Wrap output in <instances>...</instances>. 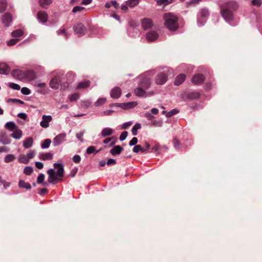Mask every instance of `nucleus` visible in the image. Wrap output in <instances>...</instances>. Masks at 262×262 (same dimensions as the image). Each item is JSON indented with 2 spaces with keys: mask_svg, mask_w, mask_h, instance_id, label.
<instances>
[{
  "mask_svg": "<svg viewBox=\"0 0 262 262\" xmlns=\"http://www.w3.org/2000/svg\"><path fill=\"white\" fill-rule=\"evenodd\" d=\"M238 7V5L236 2H227L221 6V14L226 21H230L233 19V12L236 11Z\"/></svg>",
  "mask_w": 262,
  "mask_h": 262,
  "instance_id": "1",
  "label": "nucleus"
},
{
  "mask_svg": "<svg viewBox=\"0 0 262 262\" xmlns=\"http://www.w3.org/2000/svg\"><path fill=\"white\" fill-rule=\"evenodd\" d=\"M53 166L55 168L58 169L56 172H55L54 169H50L47 171V173L49 174L48 182L54 184L55 182L63 180L61 178L64 176V168L63 164L60 163H54Z\"/></svg>",
  "mask_w": 262,
  "mask_h": 262,
  "instance_id": "2",
  "label": "nucleus"
},
{
  "mask_svg": "<svg viewBox=\"0 0 262 262\" xmlns=\"http://www.w3.org/2000/svg\"><path fill=\"white\" fill-rule=\"evenodd\" d=\"M165 27L171 31H176L178 28V17L171 13H166L164 15Z\"/></svg>",
  "mask_w": 262,
  "mask_h": 262,
  "instance_id": "3",
  "label": "nucleus"
},
{
  "mask_svg": "<svg viewBox=\"0 0 262 262\" xmlns=\"http://www.w3.org/2000/svg\"><path fill=\"white\" fill-rule=\"evenodd\" d=\"M73 29L75 33L78 36H82L85 34L86 28L81 23H77L73 26Z\"/></svg>",
  "mask_w": 262,
  "mask_h": 262,
  "instance_id": "4",
  "label": "nucleus"
},
{
  "mask_svg": "<svg viewBox=\"0 0 262 262\" xmlns=\"http://www.w3.org/2000/svg\"><path fill=\"white\" fill-rule=\"evenodd\" d=\"M167 80V76L164 72H161L158 74L155 78V82L158 85L164 84Z\"/></svg>",
  "mask_w": 262,
  "mask_h": 262,
  "instance_id": "5",
  "label": "nucleus"
},
{
  "mask_svg": "<svg viewBox=\"0 0 262 262\" xmlns=\"http://www.w3.org/2000/svg\"><path fill=\"white\" fill-rule=\"evenodd\" d=\"M61 79L60 76H55L50 80L49 83L50 86L53 89H57L59 87V84L61 82Z\"/></svg>",
  "mask_w": 262,
  "mask_h": 262,
  "instance_id": "6",
  "label": "nucleus"
},
{
  "mask_svg": "<svg viewBox=\"0 0 262 262\" xmlns=\"http://www.w3.org/2000/svg\"><path fill=\"white\" fill-rule=\"evenodd\" d=\"M66 136V133H61L56 136L53 139L54 146H57L61 144L64 141Z\"/></svg>",
  "mask_w": 262,
  "mask_h": 262,
  "instance_id": "7",
  "label": "nucleus"
},
{
  "mask_svg": "<svg viewBox=\"0 0 262 262\" xmlns=\"http://www.w3.org/2000/svg\"><path fill=\"white\" fill-rule=\"evenodd\" d=\"M200 94L198 92H191L184 94L183 98L184 99L193 100L200 98Z\"/></svg>",
  "mask_w": 262,
  "mask_h": 262,
  "instance_id": "8",
  "label": "nucleus"
},
{
  "mask_svg": "<svg viewBox=\"0 0 262 262\" xmlns=\"http://www.w3.org/2000/svg\"><path fill=\"white\" fill-rule=\"evenodd\" d=\"M42 120L40 122V125L43 128H47L49 126V123L52 120L51 116L43 115L42 116Z\"/></svg>",
  "mask_w": 262,
  "mask_h": 262,
  "instance_id": "9",
  "label": "nucleus"
},
{
  "mask_svg": "<svg viewBox=\"0 0 262 262\" xmlns=\"http://www.w3.org/2000/svg\"><path fill=\"white\" fill-rule=\"evenodd\" d=\"M158 36L159 35L156 31L151 30L147 33L146 35V38L148 41L151 42L156 40Z\"/></svg>",
  "mask_w": 262,
  "mask_h": 262,
  "instance_id": "10",
  "label": "nucleus"
},
{
  "mask_svg": "<svg viewBox=\"0 0 262 262\" xmlns=\"http://www.w3.org/2000/svg\"><path fill=\"white\" fill-rule=\"evenodd\" d=\"M11 75L14 78L21 80L25 78V72L20 70H13L11 72Z\"/></svg>",
  "mask_w": 262,
  "mask_h": 262,
  "instance_id": "11",
  "label": "nucleus"
},
{
  "mask_svg": "<svg viewBox=\"0 0 262 262\" xmlns=\"http://www.w3.org/2000/svg\"><path fill=\"white\" fill-rule=\"evenodd\" d=\"M205 76L201 74H196L192 78V82L194 84H200L204 82Z\"/></svg>",
  "mask_w": 262,
  "mask_h": 262,
  "instance_id": "12",
  "label": "nucleus"
},
{
  "mask_svg": "<svg viewBox=\"0 0 262 262\" xmlns=\"http://www.w3.org/2000/svg\"><path fill=\"white\" fill-rule=\"evenodd\" d=\"M151 85V81L149 78H144L142 79L140 82L139 84V86H140L141 88L144 89L145 91L149 89Z\"/></svg>",
  "mask_w": 262,
  "mask_h": 262,
  "instance_id": "13",
  "label": "nucleus"
},
{
  "mask_svg": "<svg viewBox=\"0 0 262 262\" xmlns=\"http://www.w3.org/2000/svg\"><path fill=\"white\" fill-rule=\"evenodd\" d=\"M141 25L144 30H147L152 27L153 23L151 19L144 18L142 20Z\"/></svg>",
  "mask_w": 262,
  "mask_h": 262,
  "instance_id": "14",
  "label": "nucleus"
},
{
  "mask_svg": "<svg viewBox=\"0 0 262 262\" xmlns=\"http://www.w3.org/2000/svg\"><path fill=\"white\" fill-rule=\"evenodd\" d=\"M10 71V68L5 62H0V74L7 75Z\"/></svg>",
  "mask_w": 262,
  "mask_h": 262,
  "instance_id": "15",
  "label": "nucleus"
},
{
  "mask_svg": "<svg viewBox=\"0 0 262 262\" xmlns=\"http://www.w3.org/2000/svg\"><path fill=\"white\" fill-rule=\"evenodd\" d=\"M121 94V90L119 87H115L111 92V96L114 99L118 98Z\"/></svg>",
  "mask_w": 262,
  "mask_h": 262,
  "instance_id": "16",
  "label": "nucleus"
},
{
  "mask_svg": "<svg viewBox=\"0 0 262 262\" xmlns=\"http://www.w3.org/2000/svg\"><path fill=\"white\" fill-rule=\"evenodd\" d=\"M12 15L10 13H6L3 16V23L5 24L6 26H9L12 21Z\"/></svg>",
  "mask_w": 262,
  "mask_h": 262,
  "instance_id": "17",
  "label": "nucleus"
},
{
  "mask_svg": "<svg viewBox=\"0 0 262 262\" xmlns=\"http://www.w3.org/2000/svg\"><path fill=\"white\" fill-rule=\"evenodd\" d=\"M48 14L45 11H39L37 13V18L41 23H45L47 21Z\"/></svg>",
  "mask_w": 262,
  "mask_h": 262,
  "instance_id": "18",
  "label": "nucleus"
},
{
  "mask_svg": "<svg viewBox=\"0 0 262 262\" xmlns=\"http://www.w3.org/2000/svg\"><path fill=\"white\" fill-rule=\"evenodd\" d=\"M134 92L135 95L138 97H147V95H146L147 94L145 91L141 88L140 86L136 88L134 90Z\"/></svg>",
  "mask_w": 262,
  "mask_h": 262,
  "instance_id": "19",
  "label": "nucleus"
},
{
  "mask_svg": "<svg viewBox=\"0 0 262 262\" xmlns=\"http://www.w3.org/2000/svg\"><path fill=\"white\" fill-rule=\"evenodd\" d=\"M123 149V148L120 145H116L114 146L113 148L111 149L110 153L113 156H116L120 154Z\"/></svg>",
  "mask_w": 262,
  "mask_h": 262,
  "instance_id": "20",
  "label": "nucleus"
},
{
  "mask_svg": "<svg viewBox=\"0 0 262 262\" xmlns=\"http://www.w3.org/2000/svg\"><path fill=\"white\" fill-rule=\"evenodd\" d=\"M35 73L33 71L29 70L25 72V78H27L28 80L31 81L35 79Z\"/></svg>",
  "mask_w": 262,
  "mask_h": 262,
  "instance_id": "21",
  "label": "nucleus"
},
{
  "mask_svg": "<svg viewBox=\"0 0 262 262\" xmlns=\"http://www.w3.org/2000/svg\"><path fill=\"white\" fill-rule=\"evenodd\" d=\"M185 79V75L183 74H180L176 78L174 83L176 85H179L184 82Z\"/></svg>",
  "mask_w": 262,
  "mask_h": 262,
  "instance_id": "22",
  "label": "nucleus"
},
{
  "mask_svg": "<svg viewBox=\"0 0 262 262\" xmlns=\"http://www.w3.org/2000/svg\"><path fill=\"white\" fill-rule=\"evenodd\" d=\"M0 142L4 144H9L11 143V139L5 134L0 135Z\"/></svg>",
  "mask_w": 262,
  "mask_h": 262,
  "instance_id": "23",
  "label": "nucleus"
},
{
  "mask_svg": "<svg viewBox=\"0 0 262 262\" xmlns=\"http://www.w3.org/2000/svg\"><path fill=\"white\" fill-rule=\"evenodd\" d=\"M33 143V139L32 137H29L24 141L23 146L26 148H30Z\"/></svg>",
  "mask_w": 262,
  "mask_h": 262,
  "instance_id": "24",
  "label": "nucleus"
},
{
  "mask_svg": "<svg viewBox=\"0 0 262 262\" xmlns=\"http://www.w3.org/2000/svg\"><path fill=\"white\" fill-rule=\"evenodd\" d=\"M18 186L20 188H24L26 189H30L31 186L29 183H26L23 180H20L18 182Z\"/></svg>",
  "mask_w": 262,
  "mask_h": 262,
  "instance_id": "25",
  "label": "nucleus"
},
{
  "mask_svg": "<svg viewBox=\"0 0 262 262\" xmlns=\"http://www.w3.org/2000/svg\"><path fill=\"white\" fill-rule=\"evenodd\" d=\"M91 82L89 80H84L78 83L77 86V89H84L89 87Z\"/></svg>",
  "mask_w": 262,
  "mask_h": 262,
  "instance_id": "26",
  "label": "nucleus"
},
{
  "mask_svg": "<svg viewBox=\"0 0 262 262\" xmlns=\"http://www.w3.org/2000/svg\"><path fill=\"white\" fill-rule=\"evenodd\" d=\"M120 105H121L122 107L124 109H129L135 107L137 105V103L136 102H130L120 104Z\"/></svg>",
  "mask_w": 262,
  "mask_h": 262,
  "instance_id": "27",
  "label": "nucleus"
},
{
  "mask_svg": "<svg viewBox=\"0 0 262 262\" xmlns=\"http://www.w3.org/2000/svg\"><path fill=\"white\" fill-rule=\"evenodd\" d=\"M113 133V130L109 127H106L102 129L101 132V135L103 137L110 136Z\"/></svg>",
  "mask_w": 262,
  "mask_h": 262,
  "instance_id": "28",
  "label": "nucleus"
},
{
  "mask_svg": "<svg viewBox=\"0 0 262 262\" xmlns=\"http://www.w3.org/2000/svg\"><path fill=\"white\" fill-rule=\"evenodd\" d=\"M23 133L20 129H16L13 130V133L11 134V137L16 139H19L22 136Z\"/></svg>",
  "mask_w": 262,
  "mask_h": 262,
  "instance_id": "29",
  "label": "nucleus"
},
{
  "mask_svg": "<svg viewBox=\"0 0 262 262\" xmlns=\"http://www.w3.org/2000/svg\"><path fill=\"white\" fill-rule=\"evenodd\" d=\"M39 158L42 160H51L53 159V154L50 152L42 154L39 155Z\"/></svg>",
  "mask_w": 262,
  "mask_h": 262,
  "instance_id": "30",
  "label": "nucleus"
},
{
  "mask_svg": "<svg viewBox=\"0 0 262 262\" xmlns=\"http://www.w3.org/2000/svg\"><path fill=\"white\" fill-rule=\"evenodd\" d=\"M5 127L10 131H13L17 128L16 124L13 122L6 123Z\"/></svg>",
  "mask_w": 262,
  "mask_h": 262,
  "instance_id": "31",
  "label": "nucleus"
},
{
  "mask_svg": "<svg viewBox=\"0 0 262 262\" xmlns=\"http://www.w3.org/2000/svg\"><path fill=\"white\" fill-rule=\"evenodd\" d=\"M209 15V12L208 9L203 8L200 11V16L203 18H206Z\"/></svg>",
  "mask_w": 262,
  "mask_h": 262,
  "instance_id": "32",
  "label": "nucleus"
},
{
  "mask_svg": "<svg viewBox=\"0 0 262 262\" xmlns=\"http://www.w3.org/2000/svg\"><path fill=\"white\" fill-rule=\"evenodd\" d=\"M107 8H110L112 6H113L115 8H118L119 7V4L116 1H111L110 2L106 3L105 5Z\"/></svg>",
  "mask_w": 262,
  "mask_h": 262,
  "instance_id": "33",
  "label": "nucleus"
},
{
  "mask_svg": "<svg viewBox=\"0 0 262 262\" xmlns=\"http://www.w3.org/2000/svg\"><path fill=\"white\" fill-rule=\"evenodd\" d=\"M18 160L19 163L23 164H28L29 162V160L27 159V157L26 156V155H20L19 156Z\"/></svg>",
  "mask_w": 262,
  "mask_h": 262,
  "instance_id": "34",
  "label": "nucleus"
},
{
  "mask_svg": "<svg viewBox=\"0 0 262 262\" xmlns=\"http://www.w3.org/2000/svg\"><path fill=\"white\" fill-rule=\"evenodd\" d=\"M40 5L44 8H46L48 6L50 5L52 3V0H39V1Z\"/></svg>",
  "mask_w": 262,
  "mask_h": 262,
  "instance_id": "35",
  "label": "nucleus"
},
{
  "mask_svg": "<svg viewBox=\"0 0 262 262\" xmlns=\"http://www.w3.org/2000/svg\"><path fill=\"white\" fill-rule=\"evenodd\" d=\"M141 125L140 123H136L132 129V132L134 136L137 135V130L140 129Z\"/></svg>",
  "mask_w": 262,
  "mask_h": 262,
  "instance_id": "36",
  "label": "nucleus"
},
{
  "mask_svg": "<svg viewBox=\"0 0 262 262\" xmlns=\"http://www.w3.org/2000/svg\"><path fill=\"white\" fill-rule=\"evenodd\" d=\"M139 4V0H128L126 2V5L130 8L137 6Z\"/></svg>",
  "mask_w": 262,
  "mask_h": 262,
  "instance_id": "37",
  "label": "nucleus"
},
{
  "mask_svg": "<svg viewBox=\"0 0 262 262\" xmlns=\"http://www.w3.org/2000/svg\"><path fill=\"white\" fill-rule=\"evenodd\" d=\"M133 151L136 153H137L139 151H141V152H145L146 149L142 148L140 145H137L134 147Z\"/></svg>",
  "mask_w": 262,
  "mask_h": 262,
  "instance_id": "38",
  "label": "nucleus"
},
{
  "mask_svg": "<svg viewBox=\"0 0 262 262\" xmlns=\"http://www.w3.org/2000/svg\"><path fill=\"white\" fill-rule=\"evenodd\" d=\"M15 159V157L13 155L9 154V155H7L5 157V158L4 159V161L6 163H9V162L13 161Z\"/></svg>",
  "mask_w": 262,
  "mask_h": 262,
  "instance_id": "39",
  "label": "nucleus"
},
{
  "mask_svg": "<svg viewBox=\"0 0 262 262\" xmlns=\"http://www.w3.org/2000/svg\"><path fill=\"white\" fill-rule=\"evenodd\" d=\"M24 32L21 30H16L13 31L11 33L13 37H18L23 35Z\"/></svg>",
  "mask_w": 262,
  "mask_h": 262,
  "instance_id": "40",
  "label": "nucleus"
},
{
  "mask_svg": "<svg viewBox=\"0 0 262 262\" xmlns=\"http://www.w3.org/2000/svg\"><path fill=\"white\" fill-rule=\"evenodd\" d=\"M7 3L5 0H0V13L5 11L7 8Z\"/></svg>",
  "mask_w": 262,
  "mask_h": 262,
  "instance_id": "41",
  "label": "nucleus"
},
{
  "mask_svg": "<svg viewBox=\"0 0 262 262\" xmlns=\"http://www.w3.org/2000/svg\"><path fill=\"white\" fill-rule=\"evenodd\" d=\"M51 143V140L49 139H47L41 143V147L42 148H47L50 146Z\"/></svg>",
  "mask_w": 262,
  "mask_h": 262,
  "instance_id": "42",
  "label": "nucleus"
},
{
  "mask_svg": "<svg viewBox=\"0 0 262 262\" xmlns=\"http://www.w3.org/2000/svg\"><path fill=\"white\" fill-rule=\"evenodd\" d=\"M113 139H114V140L112 141V142L110 145V146H113L115 144L116 141V139H115L114 137H111V138H106L103 140V142L104 144H107L108 142H110Z\"/></svg>",
  "mask_w": 262,
  "mask_h": 262,
  "instance_id": "43",
  "label": "nucleus"
},
{
  "mask_svg": "<svg viewBox=\"0 0 262 262\" xmlns=\"http://www.w3.org/2000/svg\"><path fill=\"white\" fill-rule=\"evenodd\" d=\"M99 150L96 151V148L94 146H89L87 149H86V153L89 155H90L91 154L94 153L95 152V153H98Z\"/></svg>",
  "mask_w": 262,
  "mask_h": 262,
  "instance_id": "44",
  "label": "nucleus"
},
{
  "mask_svg": "<svg viewBox=\"0 0 262 262\" xmlns=\"http://www.w3.org/2000/svg\"><path fill=\"white\" fill-rule=\"evenodd\" d=\"M32 172L33 168L30 166H27L24 169V173L27 176H30Z\"/></svg>",
  "mask_w": 262,
  "mask_h": 262,
  "instance_id": "45",
  "label": "nucleus"
},
{
  "mask_svg": "<svg viewBox=\"0 0 262 262\" xmlns=\"http://www.w3.org/2000/svg\"><path fill=\"white\" fill-rule=\"evenodd\" d=\"M106 100L105 98H101L98 99V100L95 102L96 106H99L104 104L106 102Z\"/></svg>",
  "mask_w": 262,
  "mask_h": 262,
  "instance_id": "46",
  "label": "nucleus"
},
{
  "mask_svg": "<svg viewBox=\"0 0 262 262\" xmlns=\"http://www.w3.org/2000/svg\"><path fill=\"white\" fill-rule=\"evenodd\" d=\"M9 86L14 90H19L20 89V86L18 84L15 83H10L9 84Z\"/></svg>",
  "mask_w": 262,
  "mask_h": 262,
  "instance_id": "47",
  "label": "nucleus"
},
{
  "mask_svg": "<svg viewBox=\"0 0 262 262\" xmlns=\"http://www.w3.org/2000/svg\"><path fill=\"white\" fill-rule=\"evenodd\" d=\"M79 97V94L78 93H74L70 96V100L71 101H75L77 100Z\"/></svg>",
  "mask_w": 262,
  "mask_h": 262,
  "instance_id": "48",
  "label": "nucleus"
},
{
  "mask_svg": "<svg viewBox=\"0 0 262 262\" xmlns=\"http://www.w3.org/2000/svg\"><path fill=\"white\" fill-rule=\"evenodd\" d=\"M45 179V175L43 173H40L37 177V182L38 184H41Z\"/></svg>",
  "mask_w": 262,
  "mask_h": 262,
  "instance_id": "49",
  "label": "nucleus"
},
{
  "mask_svg": "<svg viewBox=\"0 0 262 262\" xmlns=\"http://www.w3.org/2000/svg\"><path fill=\"white\" fill-rule=\"evenodd\" d=\"M179 111L176 109L172 110L171 111H169L167 113L166 116L168 117H170L172 116V115H176L177 113H178Z\"/></svg>",
  "mask_w": 262,
  "mask_h": 262,
  "instance_id": "50",
  "label": "nucleus"
},
{
  "mask_svg": "<svg viewBox=\"0 0 262 262\" xmlns=\"http://www.w3.org/2000/svg\"><path fill=\"white\" fill-rule=\"evenodd\" d=\"M21 92L24 95H28L31 93V91L28 88L24 87L21 89Z\"/></svg>",
  "mask_w": 262,
  "mask_h": 262,
  "instance_id": "51",
  "label": "nucleus"
},
{
  "mask_svg": "<svg viewBox=\"0 0 262 262\" xmlns=\"http://www.w3.org/2000/svg\"><path fill=\"white\" fill-rule=\"evenodd\" d=\"M127 135H128L127 132H126V131L123 132L120 136V137H119L120 140V141L124 140L126 139V137L127 136Z\"/></svg>",
  "mask_w": 262,
  "mask_h": 262,
  "instance_id": "52",
  "label": "nucleus"
},
{
  "mask_svg": "<svg viewBox=\"0 0 262 262\" xmlns=\"http://www.w3.org/2000/svg\"><path fill=\"white\" fill-rule=\"evenodd\" d=\"M252 4L253 6L260 7L262 4V2L261 0H252Z\"/></svg>",
  "mask_w": 262,
  "mask_h": 262,
  "instance_id": "53",
  "label": "nucleus"
},
{
  "mask_svg": "<svg viewBox=\"0 0 262 262\" xmlns=\"http://www.w3.org/2000/svg\"><path fill=\"white\" fill-rule=\"evenodd\" d=\"M73 161L75 163H79L81 161V157L78 155H76L73 157Z\"/></svg>",
  "mask_w": 262,
  "mask_h": 262,
  "instance_id": "54",
  "label": "nucleus"
},
{
  "mask_svg": "<svg viewBox=\"0 0 262 262\" xmlns=\"http://www.w3.org/2000/svg\"><path fill=\"white\" fill-rule=\"evenodd\" d=\"M157 3L158 5H163L164 6H166L168 5V0H157Z\"/></svg>",
  "mask_w": 262,
  "mask_h": 262,
  "instance_id": "55",
  "label": "nucleus"
},
{
  "mask_svg": "<svg viewBox=\"0 0 262 262\" xmlns=\"http://www.w3.org/2000/svg\"><path fill=\"white\" fill-rule=\"evenodd\" d=\"M18 41V40L16 39H11L7 41V45L8 46H11L15 45Z\"/></svg>",
  "mask_w": 262,
  "mask_h": 262,
  "instance_id": "56",
  "label": "nucleus"
},
{
  "mask_svg": "<svg viewBox=\"0 0 262 262\" xmlns=\"http://www.w3.org/2000/svg\"><path fill=\"white\" fill-rule=\"evenodd\" d=\"M117 163V162L115 160V159H109L107 162H106V164L108 165V166H110V165H115Z\"/></svg>",
  "mask_w": 262,
  "mask_h": 262,
  "instance_id": "57",
  "label": "nucleus"
},
{
  "mask_svg": "<svg viewBox=\"0 0 262 262\" xmlns=\"http://www.w3.org/2000/svg\"><path fill=\"white\" fill-rule=\"evenodd\" d=\"M162 121L154 120L152 122V124L156 127H161L162 125Z\"/></svg>",
  "mask_w": 262,
  "mask_h": 262,
  "instance_id": "58",
  "label": "nucleus"
},
{
  "mask_svg": "<svg viewBox=\"0 0 262 262\" xmlns=\"http://www.w3.org/2000/svg\"><path fill=\"white\" fill-rule=\"evenodd\" d=\"M83 9H84V7H80V6H75L73 8V9L72 10V12L73 13H76L78 11H80Z\"/></svg>",
  "mask_w": 262,
  "mask_h": 262,
  "instance_id": "59",
  "label": "nucleus"
},
{
  "mask_svg": "<svg viewBox=\"0 0 262 262\" xmlns=\"http://www.w3.org/2000/svg\"><path fill=\"white\" fill-rule=\"evenodd\" d=\"M138 142V139L136 137H134L129 142L130 146L136 145Z\"/></svg>",
  "mask_w": 262,
  "mask_h": 262,
  "instance_id": "60",
  "label": "nucleus"
},
{
  "mask_svg": "<svg viewBox=\"0 0 262 262\" xmlns=\"http://www.w3.org/2000/svg\"><path fill=\"white\" fill-rule=\"evenodd\" d=\"M84 135L83 132H81L78 134H76V137L81 142H83V136Z\"/></svg>",
  "mask_w": 262,
  "mask_h": 262,
  "instance_id": "61",
  "label": "nucleus"
},
{
  "mask_svg": "<svg viewBox=\"0 0 262 262\" xmlns=\"http://www.w3.org/2000/svg\"><path fill=\"white\" fill-rule=\"evenodd\" d=\"M69 83L68 82H63L61 84V90L62 91H65L69 87Z\"/></svg>",
  "mask_w": 262,
  "mask_h": 262,
  "instance_id": "62",
  "label": "nucleus"
},
{
  "mask_svg": "<svg viewBox=\"0 0 262 262\" xmlns=\"http://www.w3.org/2000/svg\"><path fill=\"white\" fill-rule=\"evenodd\" d=\"M35 156V152L34 151H31L29 152L26 156L27 157L28 160L29 161L30 159L33 158Z\"/></svg>",
  "mask_w": 262,
  "mask_h": 262,
  "instance_id": "63",
  "label": "nucleus"
},
{
  "mask_svg": "<svg viewBox=\"0 0 262 262\" xmlns=\"http://www.w3.org/2000/svg\"><path fill=\"white\" fill-rule=\"evenodd\" d=\"M144 116L149 120H151L154 118V116L152 115H151L150 113H146Z\"/></svg>",
  "mask_w": 262,
  "mask_h": 262,
  "instance_id": "64",
  "label": "nucleus"
}]
</instances>
